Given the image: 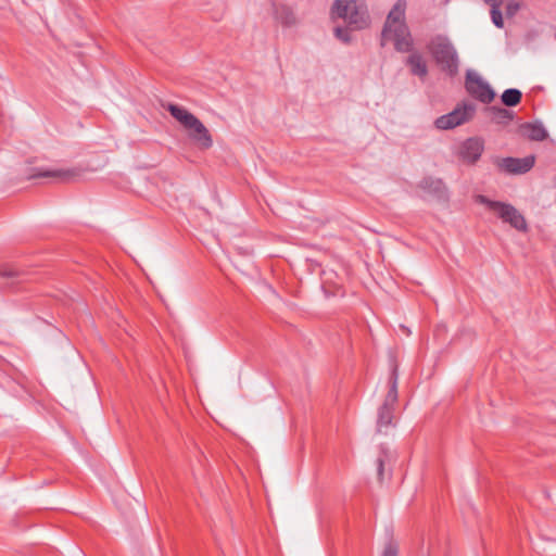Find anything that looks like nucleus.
I'll list each match as a JSON object with an SVG mask.
<instances>
[{
    "label": "nucleus",
    "mask_w": 556,
    "mask_h": 556,
    "mask_svg": "<svg viewBox=\"0 0 556 556\" xmlns=\"http://www.w3.org/2000/svg\"><path fill=\"white\" fill-rule=\"evenodd\" d=\"M406 64L410 67V72L419 77H426L428 74V68L425 60L419 53H413L410 54L407 60Z\"/></svg>",
    "instance_id": "14"
},
{
    "label": "nucleus",
    "mask_w": 556,
    "mask_h": 556,
    "mask_svg": "<svg viewBox=\"0 0 556 556\" xmlns=\"http://www.w3.org/2000/svg\"><path fill=\"white\" fill-rule=\"evenodd\" d=\"M490 13H491V18H492L493 24L497 28H503L504 21H503V15L501 12V7H497V4H494L493 7H491Z\"/></svg>",
    "instance_id": "19"
},
{
    "label": "nucleus",
    "mask_w": 556,
    "mask_h": 556,
    "mask_svg": "<svg viewBox=\"0 0 556 556\" xmlns=\"http://www.w3.org/2000/svg\"><path fill=\"white\" fill-rule=\"evenodd\" d=\"M390 458H391V453L389 451H387L386 448H382L379 457L377 458V473H378V479L380 481L383 480L384 463L387 460H390Z\"/></svg>",
    "instance_id": "18"
},
{
    "label": "nucleus",
    "mask_w": 556,
    "mask_h": 556,
    "mask_svg": "<svg viewBox=\"0 0 556 556\" xmlns=\"http://www.w3.org/2000/svg\"><path fill=\"white\" fill-rule=\"evenodd\" d=\"M478 201L485 204L489 210L495 212L505 223H509L517 230H526L527 223L525 217L510 204L498 201H491L484 195H479Z\"/></svg>",
    "instance_id": "5"
},
{
    "label": "nucleus",
    "mask_w": 556,
    "mask_h": 556,
    "mask_svg": "<svg viewBox=\"0 0 556 556\" xmlns=\"http://www.w3.org/2000/svg\"><path fill=\"white\" fill-rule=\"evenodd\" d=\"M276 17L283 26L290 27L296 24V17L293 11L286 5H280L276 10Z\"/></svg>",
    "instance_id": "16"
},
{
    "label": "nucleus",
    "mask_w": 556,
    "mask_h": 556,
    "mask_svg": "<svg viewBox=\"0 0 556 556\" xmlns=\"http://www.w3.org/2000/svg\"><path fill=\"white\" fill-rule=\"evenodd\" d=\"M20 273L12 266H3L0 268L1 278H13L17 277Z\"/></svg>",
    "instance_id": "23"
},
{
    "label": "nucleus",
    "mask_w": 556,
    "mask_h": 556,
    "mask_svg": "<svg viewBox=\"0 0 556 556\" xmlns=\"http://www.w3.org/2000/svg\"><path fill=\"white\" fill-rule=\"evenodd\" d=\"M419 188L426 193L437 197L439 199L444 198L446 194V187L442 179L433 177H425L419 182Z\"/></svg>",
    "instance_id": "11"
},
{
    "label": "nucleus",
    "mask_w": 556,
    "mask_h": 556,
    "mask_svg": "<svg viewBox=\"0 0 556 556\" xmlns=\"http://www.w3.org/2000/svg\"><path fill=\"white\" fill-rule=\"evenodd\" d=\"M397 554H399L397 544L393 540H390L384 546L382 556H397Z\"/></svg>",
    "instance_id": "21"
},
{
    "label": "nucleus",
    "mask_w": 556,
    "mask_h": 556,
    "mask_svg": "<svg viewBox=\"0 0 556 556\" xmlns=\"http://www.w3.org/2000/svg\"><path fill=\"white\" fill-rule=\"evenodd\" d=\"M334 35L336 37L341 40L342 42H350L351 41V37H350V34H349V30L348 28H343V27H336L334 28Z\"/></svg>",
    "instance_id": "22"
},
{
    "label": "nucleus",
    "mask_w": 556,
    "mask_h": 556,
    "mask_svg": "<svg viewBox=\"0 0 556 556\" xmlns=\"http://www.w3.org/2000/svg\"><path fill=\"white\" fill-rule=\"evenodd\" d=\"M332 13L348 22L353 29H364L370 23L364 0H336Z\"/></svg>",
    "instance_id": "3"
},
{
    "label": "nucleus",
    "mask_w": 556,
    "mask_h": 556,
    "mask_svg": "<svg viewBox=\"0 0 556 556\" xmlns=\"http://www.w3.org/2000/svg\"><path fill=\"white\" fill-rule=\"evenodd\" d=\"M407 3L405 0H397L390 10L383 29L381 45L391 40L395 50L400 52H408L413 48V39L405 22V12Z\"/></svg>",
    "instance_id": "1"
},
{
    "label": "nucleus",
    "mask_w": 556,
    "mask_h": 556,
    "mask_svg": "<svg viewBox=\"0 0 556 556\" xmlns=\"http://www.w3.org/2000/svg\"><path fill=\"white\" fill-rule=\"evenodd\" d=\"M486 4H490L493 7L494 4H497V7H501L504 2V0H483Z\"/></svg>",
    "instance_id": "25"
},
{
    "label": "nucleus",
    "mask_w": 556,
    "mask_h": 556,
    "mask_svg": "<svg viewBox=\"0 0 556 556\" xmlns=\"http://www.w3.org/2000/svg\"><path fill=\"white\" fill-rule=\"evenodd\" d=\"M476 105L470 102L458 104L452 112L438 117L434 125L439 129H452L463 125L473 117Z\"/></svg>",
    "instance_id": "6"
},
{
    "label": "nucleus",
    "mask_w": 556,
    "mask_h": 556,
    "mask_svg": "<svg viewBox=\"0 0 556 556\" xmlns=\"http://www.w3.org/2000/svg\"><path fill=\"white\" fill-rule=\"evenodd\" d=\"M397 402V369L394 367L389 378V390L383 404L379 408L377 427L378 431L389 427L392 424L394 405Z\"/></svg>",
    "instance_id": "4"
},
{
    "label": "nucleus",
    "mask_w": 556,
    "mask_h": 556,
    "mask_svg": "<svg viewBox=\"0 0 556 556\" xmlns=\"http://www.w3.org/2000/svg\"><path fill=\"white\" fill-rule=\"evenodd\" d=\"M483 152V142L479 138H469L463 142L459 155L464 162L476 163Z\"/></svg>",
    "instance_id": "10"
},
{
    "label": "nucleus",
    "mask_w": 556,
    "mask_h": 556,
    "mask_svg": "<svg viewBox=\"0 0 556 556\" xmlns=\"http://www.w3.org/2000/svg\"><path fill=\"white\" fill-rule=\"evenodd\" d=\"M535 164V156L528 155L521 159L504 157L498 161V166L508 174L521 175L530 172Z\"/></svg>",
    "instance_id": "8"
},
{
    "label": "nucleus",
    "mask_w": 556,
    "mask_h": 556,
    "mask_svg": "<svg viewBox=\"0 0 556 556\" xmlns=\"http://www.w3.org/2000/svg\"><path fill=\"white\" fill-rule=\"evenodd\" d=\"M427 48L438 66L448 76H455L458 73V54L447 37L441 35L433 37Z\"/></svg>",
    "instance_id": "2"
},
{
    "label": "nucleus",
    "mask_w": 556,
    "mask_h": 556,
    "mask_svg": "<svg viewBox=\"0 0 556 556\" xmlns=\"http://www.w3.org/2000/svg\"><path fill=\"white\" fill-rule=\"evenodd\" d=\"M521 91L515 88L506 89L501 97L503 104H505L506 106L518 105L521 101Z\"/></svg>",
    "instance_id": "17"
},
{
    "label": "nucleus",
    "mask_w": 556,
    "mask_h": 556,
    "mask_svg": "<svg viewBox=\"0 0 556 556\" xmlns=\"http://www.w3.org/2000/svg\"><path fill=\"white\" fill-rule=\"evenodd\" d=\"M521 132L532 141H543L548 134L542 123H525L520 126Z\"/></svg>",
    "instance_id": "12"
},
{
    "label": "nucleus",
    "mask_w": 556,
    "mask_h": 556,
    "mask_svg": "<svg viewBox=\"0 0 556 556\" xmlns=\"http://www.w3.org/2000/svg\"><path fill=\"white\" fill-rule=\"evenodd\" d=\"M492 122L496 124H507L514 118L513 112L501 106H490L486 109Z\"/></svg>",
    "instance_id": "15"
},
{
    "label": "nucleus",
    "mask_w": 556,
    "mask_h": 556,
    "mask_svg": "<svg viewBox=\"0 0 556 556\" xmlns=\"http://www.w3.org/2000/svg\"><path fill=\"white\" fill-rule=\"evenodd\" d=\"M187 130H189L190 139L201 149H210L213 146V139L208 129L198 117L189 125Z\"/></svg>",
    "instance_id": "9"
},
{
    "label": "nucleus",
    "mask_w": 556,
    "mask_h": 556,
    "mask_svg": "<svg viewBox=\"0 0 556 556\" xmlns=\"http://www.w3.org/2000/svg\"><path fill=\"white\" fill-rule=\"evenodd\" d=\"M519 9H520V5L518 2L511 1V2L507 3V5H506L507 16H509V17L514 16L518 12Z\"/></svg>",
    "instance_id": "24"
},
{
    "label": "nucleus",
    "mask_w": 556,
    "mask_h": 556,
    "mask_svg": "<svg viewBox=\"0 0 556 556\" xmlns=\"http://www.w3.org/2000/svg\"><path fill=\"white\" fill-rule=\"evenodd\" d=\"M166 109L170 115L177 119L186 129L197 118V116L190 113L188 110L176 104H168Z\"/></svg>",
    "instance_id": "13"
},
{
    "label": "nucleus",
    "mask_w": 556,
    "mask_h": 556,
    "mask_svg": "<svg viewBox=\"0 0 556 556\" xmlns=\"http://www.w3.org/2000/svg\"><path fill=\"white\" fill-rule=\"evenodd\" d=\"M465 87L471 97L482 103H491L495 97L491 86L473 72H467Z\"/></svg>",
    "instance_id": "7"
},
{
    "label": "nucleus",
    "mask_w": 556,
    "mask_h": 556,
    "mask_svg": "<svg viewBox=\"0 0 556 556\" xmlns=\"http://www.w3.org/2000/svg\"><path fill=\"white\" fill-rule=\"evenodd\" d=\"M70 176L71 173L65 170H45L34 175L33 177H58L66 179Z\"/></svg>",
    "instance_id": "20"
}]
</instances>
